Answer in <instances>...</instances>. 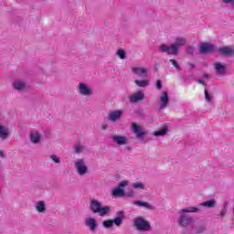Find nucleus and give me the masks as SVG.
Masks as SVG:
<instances>
[{"mask_svg":"<svg viewBox=\"0 0 234 234\" xmlns=\"http://www.w3.org/2000/svg\"><path fill=\"white\" fill-rule=\"evenodd\" d=\"M203 78H204V80H209V74L203 73Z\"/></svg>","mask_w":234,"mask_h":234,"instance_id":"obj_41","label":"nucleus"},{"mask_svg":"<svg viewBox=\"0 0 234 234\" xmlns=\"http://www.w3.org/2000/svg\"><path fill=\"white\" fill-rule=\"evenodd\" d=\"M10 137V129L5 125L0 124V138L2 140H6Z\"/></svg>","mask_w":234,"mask_h":234,"instance_id":"obj_17","label":"nucleus"},{"mask_svg":"<svg viewBox=\"0 0 234 234\" xmlns=\"http://www.w3.org/2000/svg\"><path fill=\"white\" fill-rule=\"evenodd\" d=\"M115 54L120 59H127V52L123 48L117 49Z\"/></svg>","mask_w":234,"mask_h":234,"instance_id":"obj_27","label":"nucleus"},{"mask_svg":"<svg viewBox=\"0 0 234 234\" xmlns=\"http://www.w3.org/2000/svg\"><path fill=\"white\" fill-rule=\"evenodd\" d=\"M79 92L81 94V96H90V94H92V90H90L87 84L80 82Z\"/></svg>","mask_w":234,"mask_h":234,"instance_id":"obj_11","label":"nucleus"},{"mask_svg":"<svg viewBox=\"0 0 234 234\" xmlns=\"http://www.w3.org/2000/svg\"><path fill=\"white\" fill-rule=\"evenodd\" d=\"M127 186H129V181H121L118 186L112 190V196L115 198H134V190L130 189L125 192Z\"/></svg>","mask_w":234,"mask_h":234,"instance_id":"obj_3","label":"nucleus"},{"mask_svg":"<svg viewBox=\"0 0 234 234\" xmlns=\"http://www.w3.org/2000/svg\"><path fill=\"white\" fill-rule=\"evenodd\" d=\"M134 83L135 85H137V87H141L143 89H145V87H149V80H135Z\"/></svg>","mask_w":234,"mask_h":234,"instance_id":"obj_26","label":"nucleus"},{"mask_svg":"<svg viewBox=\"0 0 234 234\" xmlns=\"http://www.w3.org/2000/svg\"><path fill=\"white\" fill-rule=\"evenodd\" d=\"M167 133H169V128L167 127V124H164L160 130L155 131L153 133V136H154L155 138H158L160 136H165V134H167Z\"/></svg>","mask_w":234,"mask_h":234,"instance_id":"obj_18","label":"nucleus"},{"mask_svg":"<svg viewBox=\"0 0 234 234\" xmlns=\"http://www.w3.org/2000/svg\"><path fill=\"white\" fill-rule=\"evenodd\" d=\"M101 207V202H100L98 199H92L90 202V211H91V213L99 214Z\"/></svg>","mask_w":234,"mask_h":234,"instance_id":"obj_12","label":"nucleus"},{"mask_svg":"<svg viewBox=\"0 0 234 234\" xmlns=\"http://www.w3.org/2000/svg\"><path fill=\"white\" fill-rule=\"evenodd\" d=\"M205 100L206 101H207L208 103L213 101V96H211L209 94V91L207 90V89L205 88Z\"/></svg>","mask_w":234,"mask_h":234,"instance_id":"obj_32","label":"nucleus"},{"mask_svg":"<svg viewBox=\"0 0 234 234\" xmlns=\"http://www.w3.org/2000/svg\"><path fill=\"white\" fill-rule=\"evenodd\" d=\"M132 72L140 76V78H147V76H149V71H147L145 68L133 67L132 68Z\"/></svg>","mask_w":234,"mask_h":234,"instance_id":"obj_13","label":"nucleus"},{"mask_svg":"<svg viewBox=\"0 0 234 234\" xmlns=\"http://www.w3.org/2000/svg\"><path fill=\"white\" fill-rule=\"evenodd\" d=\"M75 153H81V146L80 145L76 146Z\"/></svg>","mask_w":234,"mask_h":234,"instance_id":"obj_39","label":"nucleus"},{"mask_svg":"<svg viewBox=\"0 0 234 234\" xmlns=\"http://www.w3.org/2000/svg\"><path fill=\"white\" fill-rule=\"evenodd\" d=\"M169 105V92L163 91L162 95L160 96V106L159 109L164 110Z\"/></svg>","mask_w":234,"mask_h":234,"instance_id":"obj_10","label":"nucleus"},{"mask_svg":"<svg viewBox=\"0 0 234 234\" xmlns=\"http://www.w3.org/2000/svg\"><path fill=\"white\" fill-rule=\"evenodd\" d=\"M169 63L173 65L176 70H182V68L180 67V64H178V61H176V59L170 58Z\"/></svg>","mask_w":234,"mask_h":234,"instance_id":"obj_29","label":"nucleus"},{"mask_svg":"<svg viewBox=\"0 0 234 234\" xmlns=\"http://www.w3.org/2000/svg\"><path fill=\"white\" fill-rule=\"evenodd\" d=\"M86 226L90 228V231H94L98 228V222L94 218H86Z\"/></svg>","mask_w":234,"mask_h":234,"instance_id":"obj_19","label":"nucleus"},{"mask_svg":"<svg viewBox=\"0 0 234 234\" xmlns=\"http://www.w3.org/2000/svg\"><path fill=\"white\" fill-rule=\"evenodd\" d=\"M223 3H225L226 5H229V3H231V0H222Z\"/></svg>","mask_w":234,"mask_h":234,"instance_id":"obj_44","label":"nucleus"},{"mask_svg":"<svg viewBox=\"0 0 234 234\" xmlns=\"http://www.w3.org/2000/svg\"><path fill=\"white\" fill-rule=\"evenodd\" d=\"M135 205L139 207H145L146 209H155L154 206L142 200L135 201Z\"/></svg>","mask_w":234,"mask_h":234,"instance_id":"obj_23","label":"nucleus"},{"mask_svg":"<svg viewBox=\"0 0 234 234\" xmlns=\"http://www.w3.org/2000/svg\"><path fill=\"white\" fill-rule=\"evenodd\" d=\"M75 167L78 175L80 176H83V175H87V173H89V167L87 165H85V160L83 159H78V161L75 163Z\"/></svg>","mask_w":234,"mask_h":234,"instance_id":"obj_7","label":"nucleus"},{"mask_svg":"<svg viewBox=\"0 0 234 234\" xmlns=\"http://www.w3.org/2000/svg\"><path fill=\"white\" fill-rule=\"evenodd\" d=\"M200 208L195 207L192 208H183L179 211L181 213L177 222L181 228H186L187 226H191V224H195V218L187 216L186 213H199Z\"/></svg>","mask_w":234,"mask_h":234,"instance_id":"obj_4","label":"nucleus"},{"mask_svg":"<svg viewBox=\"0 0 234 234\" xmlns=\"http://www.w3.org/2000/svg\"><path fill=\"white\" fill-rule=\"evenodd\" d=\"M143 100H145V94L142 90H138L129 97L130 103H138V101H143Z\"/></svg>","mask_w":234,"mask_h":234,"instance_id":"obj_9","label":"nucleus"},{"mask_svg":"<svg viewBox=\"0 0 234 234\" xmlns=\"http://www.w3.org/2000/svg\"><path fill=\"white\" fill-rule=\"evenodd\" d=\"M132 186L133 187V189H145V186H144V183H142V181L133 183Z\"/></svg>","mask_w":234,"mask_h":234,"instance_id":"obj_30","label":"nucleus"},{"mask_svg":"<svg viewBox=\"0 0 234 234\" xmlns=\"http://www.w3.org/2000/svg\"><path fill=\"white\" fill-rule=\"evenodd\" d=\"M101 129H102V131H107V129H109V125L107 123H103L101 125Z\"/></svg>","mask_w":234,"mask_h":234,"instance_id":"obj_38","label":"nucleus"},{"mask_svg":"<svg viewBox=\"0 0 234 234\" xmlns=\"http://www.w3.org/2000/svg\"><path fill=\"white\" fill-rule=\"evenodd\" d=\"M230 5H232V8L234 9V0H231Z\"/></svg>","mask_w":234,"mask_h":234,"instance_id":"obj_46","label":"nucleus"},{"mask_svg":"<svg viewBox=\"0 0 234 234\" xmlns=\"http://www.w3.org/2000/svg\"><path fill=\"white\" fill-rule=\"evenodd\" d=\"M112 140L117 144V145H126L129 139L123 135H112Z\"/></svg>","mask_w":234,"mask_h":234,"instance_id":"obj_15","label":"nucleus"},{"mask_svg":"<svg viewBox=\"0 0 234 234\" xmlns=\"http://www.w3.org/2000/svg\"><path fill=\"white\" fill-rule=\"evenodd\" d=\"M214 69L216 74H218V76H224V74H226V65L224 63L215 62Z\"/></svg>","mask_w":234,"mask_h":234,"instance_id":"obj_14","label":"nucleus"},{"mask_svg":"<svg viewBox=\"0 0 234 234\" xmlns=\"http://www.w3.org/2000/svg\"><path fill=\"white\" fill-rule=\"evenodd\" d=\"M188 66H189L190 69H196L197 68V66L194 63H191V62L188 63Z\"/></svg>","mask_w":234,"mask_h":234,"instance_id":"obj_40","label":"nucleus"},{"mask_svg":"<svg viewBox=\"0 0 234 234\" xmlns=\"http://www.w3.org/2000/svg\"><path fill=\"white\" fill-rule=\"evenodd\" d=\"M29 138L32 142V144H39L41 142V133L37 132L36 133H30Z\"/></svg>","mask_w":234,"mask_h":234,"instance_id":"obj_24","label":"nucleus"},{"mask_svg":"<svg viewBox=\"0 0 234 234\" xmlns=\"http://www.w3.org/2000/svg\"><path fill=\"white\" fill-rule=\"evenodd\" d=\"M226 213H228V206H226V203H224L219 215L221 218H224L226 217Z\"/></svg>","mask_w":234,"mask_h":234,"instance_id":"obj_33","label":"nucleus"},{"mask_svg":"<svg viewBox=\"0 0 234 234\" xmlns=\"http://www.w3.org/2000/svg\"><path fill=\"white\" fill-rule=\"evenodd\" d=\"M196 50H197V48H195L194 46H187L186 47V53L189 56H194Z\"/></svg>","mask_w":234,"mask_h":234,"instance_id":"obj_31","label":"nucleus"},{"mask_svg":"<svg viewBox=\"0 0 234 234\" xmlns=\"http://www.w3.org/2000/svg\"><path fill=\"white\" fill-rule=\"evenodd\" d=\"M123 218H125V212L118 211L113 219L104 220L102 222V226L106 229H110V228H112V226H117V228H120V226L123 224Z\"/></svg>","mask_w":234,"mask_h":234,"instance_id":"obj_5","label":"nucleus"},{"mask_svg":"<svg viewBox=\"0 0 234 234\" xmlns=\"http://www.w3.org/2000/svg\"><path fill=\"white\" fill-rule=\"evenodd\" d=\"M122 111L116 110V111L109 113L108 120L110 122H118V120H120V118H122Z\"/></svg>","mask_w":234,"mask_h":234,"instance_id":"obj_16","label":"nucleus"},{"mask_svg":"<svg viewBox=\"0 0 234 234\" xmlns=\"http://www.w3.org/2000/svg\"><path fill=\"white\" fill-rule=\"evenodd\" d=\"M25 87H27V84L21 80H17L14 83V88L16 89V90H23Z\"/></svg>","mask_w":234,"mask_h":234,"instance_id":"obj_28","label":"nucleus"},{"mask_svg":"<svg viewBox=\"0 0 234 234\" xmlns=\"http://www.w3.org/2000/svg\"><path fill=\"white\" fill-rule=\"evenodd\" d=\"M136 114L138 116H141V118H145V113H144V109H137L136 110Z\"/></svg>","mask_w":234,"mask_h":234,"instance_id":"obj_35","label":"nucleus"},{"mask_svg":"<svg viewBox=\"0 0 234 234\" xmlns=\"http://www.w3.org/2000/svg\"><path fill=\"white\" fill-rule=\"evenodd\" d=\"M133 228L137 231H151L153 229L151 223L144 218V217H137L133 219Z\"/></svg>","mask_w":234,"mask_h":234,"instance_id":"obj_6","label":"nucleus"},{"mask_svg":"<svg viewBox=\"0 0 234 234\" xmlns=\"http://www.w3.org/2000/svg\"><path fill=\"white\" fill-rule=\"evenodd\" d=\"M205 82L206 81H204V80L202 79L197 80V83H199L200 85H204Z\"/></svg>","mask_w":234,"mask_h":234,"instance_id":"obj_42","label":"nucleus"},{"mask_svg":"<svg viewBox=\"0 0 234 234\" xmlns=\"http://www.w3.org/2000/svg\"><path fill=\"white\" fill-rule=\"evenodd\" d=\"M109 213H111V207L109 206L102 207V205H101V208L99 210L98 215H100V217H105V215H109Z\"/></svg>","mask_w":234,"mask_h":234,"instance_id":"obj_25","label":"nucleus"},{"mask_svg":"<svg viewBox=\"0 0 234 234\" xmlns=\"http://www.w3.org/2000/svg\"><path fill=\"white\" fill-rule=\"evenodd\" d=\"M44 134L46 135V138H50V130H45Z\"/></svg>","mask_w":234,"mask_h":234,"instance_id":"obj_37","label":"nucleus"},{"mask_svg":"<svg viewBox=\"0 0 234 234\" xmlns=\"http://www.w3.org/2000/svg\"><path fill=\"white\" fill-rule=\"evenodd\" d=\"M124 149L130 152L133 151V148L131 146H125Z\"/></svg>","mask_w":234,"mask_h":234,"instance_id":"obj_43","label":"nucleus"},{"mask_svg":"<svg viewBox=\"0 0 234 234\" xmlns=\"http://www.w3.org/2000/svg\"><path fill=\"white\" fill-rule=\"evenodd\" d=\"M132 129L138 140H142L147 136V132L144 131L142 126L138 125L136 122L132 123Z\"/></svg>","mask_w":234,"mask_h":234,"instance_id":"obj_8","label":"nucleus"},{"mask_svg":"<svg viewBox=\"0 0 234 234\" xmlns=\"http://www.w3.org/2000/svg\"><path fill=\"white\" fill-rule=\"evenodd\" d=\"M203 87H207V83L204 82Z\"/></svg>","mask_w":234,"mask_h":234,"instance_id":"obj_47","label":"nucleus"},{"mask_svg":"<svg viewBox=\"0 0 234 234\" xmlns=\"http://www.w3.org/2000/svg\"><path fill=\"white\" fill-rule=\"evenodd\" d=\"M155 87L158 90H162V80H157L155 82Z\"/></svg>","mask_w":234,"mask_h":234,"instance_id":"obj_36","label":"nucleus"},{"mask_svg":"<svg viewBox=\"0 0 234 234\" xmlns=\"http://www.w3.org/2000/svg\"><path fill=\"white\" fill-rule=\"evenodd\" d=\"M192 229L194 230L195 234H204V233H206L207 229L206 225H202V224L195 225V224H192Z\"/></svg>","mask_w":234,"mask_h":234,"instance_id":"obj_20","label":"nucleus"},{"mask_svg":"<svg viewBox=\"0 0 234 234\" xmlns=\"http://www.w3.org/2000/svg\"><path fill=\"white\" fill-rule=\"evenodd\" d=\"M186 40L185 37H176L175 43L171 44L170 47L165 44H161L159 47L160 52L168 54L170 56H176L180 51V47H186Z\"/></svg>","mask_w":234,"mask_h":234,"instance_id":"obj_2","label":"nucleus"},{"mask_svg":"<svg viewBox=\"0 0 234 234\" xmlns=\"http://www.w3.org/2000/svg\"><path fill=\"white\" fill-rule=\"evenodd\" d=\"M51 160L55 163V164H61V159H59V157H58V155H51Z\"/></svg>","mask_w":234,"mask_h":234,"instance_id":"obj_34","label":"nucleus"},{"mask_svg":"<svg viewBox=\"0 0 234 234\" xmlns=\"http://www.w3.org/2000/svg\"><path fill=\"white\" fill-rule=\"evenodd\" d=\"M198 52L203 56L207 54H218L222 56V58H234V46H223L217 48V45L204 42L199 45Z\"/></svg>","mask_w":234,"mask_h":234,"instance_id":"obj_1","label":"nucleus"},{"mask_svg":"<svg viewBox=\"0 0 234 234\" xmlns=\"http://www.w3.org/2000/svg\"><path fill=\"white\" fill-rule=\"evenodd\" d=\"M36 209L37 213H45V211H47V205H45V201H37L36 203Z\"/></svg>","mask_w":234,"mask_h":234,"instance_id":"obj_22","label":"nucleus"},{"mask_svg":"<svg viewBox=\"0 0 234 234\" xmlns=\"http://www.w3.org/2000/svg\"><path fill=\"white\" fill-rule=\"evenodd\" d=\"M0 156H1L2 158H5V152H3V151L0 150Z\"/></svg>","mask_w":234,"mask_h":234,"instance_id":"obj_45","label":"nucleus"},{"mask_svg":"<svg viewBox=\"0 0 234 234\" xmlns=\"http://www.w3.org/2000/svg\"><path fill=\"white\" fill-rule=\"evenodd\" d=\"M160 65L156 64L155 67H159Z\"/></svg>","mask_w":234,"mask_h":234,"instance_id":"obj_48","label":"nucleus"},{"mask_svg":"<svg viewBox=\"0 0 234 234\" xmlns=\"http://www.w3.org/2000/svg\"><path fill=\"white\" fill-rule=\"evenodd\" d=\"M203 207H207L208 209H211L212 207H217V200L210 199L204 201L200 204Z\"/></svg>","mask_w":234,"mask_h":234,"instance_id":"obj_21","label":"nucleus"}]
</instances>
